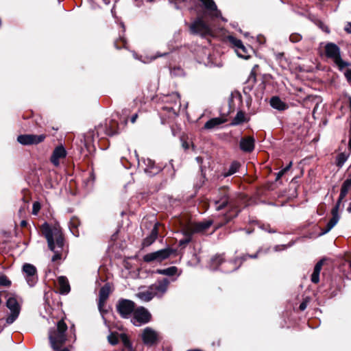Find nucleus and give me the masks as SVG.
<instances>
[{"mask_svg": "<svg viewBox=\"0 0 351 351\" xmlns=\"http://www.w3.org/2000/svg\"><path fill=\"white\" fill-rule=\"evenodd\" d=\"M41 230L47 241L49 250L54 253L51 261L60 260L64 247V238L60 229L57 227L51 228L45 222L42 225Z\"/></svg>", "mask_w": 351, "mask_h": 351, "instance_id": "f257e3e1", "label": "nucleus"}, {"mask_svg": "<svg viewBox=\"0 0 351 351\" xmlns=\"http://www.w3.org/2000/svg\"><path fill=\"white\" fill-rule=\"evenodd\" d=\"M67 326L63 320L58 322L56 326L49 330V340L51 347L54 350L62 348L67 341Z\"/></svg>", "mask_w": 351, "mask_h": 351, "instance_id": "f03ea898", "label": "nucleus"}, {"mask_svg": "<svg viewBox=\"0 0 351 351\" xmlns=\"http://www.w3.org/2000/svg\"><path fill=\"white\" fill-rule=\"evenodd\" d=\"M325 54L328 58L333 60L341 71L350 65L349 62L342 60L340 48L333 43H328L325 45Z\"/></svg>", "mask_w": 351, "mask_h": 351, "instance_id": "7ed1b4c3", "label": "nucleus"}, {"mask_svg": "<svg viewBox=\"0 0 351 351\" xmlns=\"http://www.w3.org/2000/svg\"><path fill=\"white\" fill-rule=\"evenodd\" d=\"M175 250L171 247H166L154 252L148 253L143 256V261L146 263L158 262L168 258Z\"/></svg>", "mask_w": 351, "mask_h": 351, "instance_id": "20e7f679", "label": "nucleus"}, {"mask_svg": "<svg viewBox=\"0 0 351 351\" xmlns=\"http://www.w3.org/2000/svg\"><path fill=\"white\" fill-rule=\"evenodd\" d=\"M138 167L142 169L149 176H154L161 170L160 167L156 165L155 162L149 158L138 159Z\"/></svg>", "mask_w": 351, "mask_h": 351, "instance_id": "39448f33", "label": "nucleus"}, {"mask_svg": "<svg viewBox=\"0 0 351 351\" xmlns=\"http://www.w3.org/2000/svg\"><path fill=\"white\" fill-rule=\"evenodd\" d=\"M6 306L10 311V314L6 318V323L11 324L18 318L21 306L15 298L10 297L6 301Z\"/></svg>", "mask_w": 351, "mask_h": 351, "instance_id": "423d86ee", "label": "nucleus"}, {"mask_svg": "<svg viewBox=\"0 0 351 351\" xmlns=\"http://www.w3.org/2000/svg\"><path fill=\"white\" fill-rule=\"evenodd\" d=\"M117 312L123 318H128L135 311L134 302L127 299H121L117 304Z\"/></svg>", "mask_w": 351, "mask_h": 351, "instance_id": "0eeeda50", "label": "nucleus"}, {"mask_svg": "<svg viewBox=\"0 0 351 351\" xmlns=\"http://www.w3.org/2000/svg\"><path fill=\"white\" fill-rule=\"evenodd\" d=\"M192 34H199L201 36L209 35L211 32L210 28L202 19H196L189 26Z\"/></svg>", "mask_w": 351, "mask_h": 351, "instance_id": "6e6552de", "label": "nucleus"}, {"mask_svg": "<svg viewBox=\"0 0 351 351\" xmlns=\"http://www.w3.org/2000/svg\"><path fill=\"white\" fill-rule=\"evenodd\" d=\"M211 203L217 211L222 210L227 207L230 204L228 189L226 188L220 189L218 196Z\"/></svg>", "mask_w": 351, "mask_h": 351, "instance_id": "1a4fd4ad", "label": "nucleus"}, {"mask_svg": "<svg viewBox=\"0 0 351 351\" xmlns=\"http://www.w3.org/2000/svg\"><path fill=\"white\" fill-rule=\"evenodd\" d=\"M152 315L144 307L140 306L135 309L133 313L132 322L136 326L149 322Z\"/></svg>", "mask_w": 351, "mask_h": 351, "instance_id": "9d476101", "label": "nucleus"}, {"mask_svg": "<svg viewBox=\"0 0 351 351\" xmlns=\"http://www.w3.org/2000/svg\"><path fill=\"white\" fill-rule=\"evenodd\" d=\"M22 270L27 284L30 287L34 286L38 279L36 267L30 263H25L23 265Z\"/></svg>", "mask_w": 351, "mask_h": 351, "instance_id": "9b49d317", "label": "nucleus"}, {"mask_svg": "<svg viewBox=\"0 0 351 351\" xmlns=\"http://www.w3.org/2000/svg\"><path fill=\"white\" fill-rule=\"evenodd\" d=\"M46 138L45 134H21L17 137V141L23 145H37Z\"/></svg>", "mask_w": 351, "mask_h": 351, "instance_id": "f8f14e48", "label": "nucleus"}, {"mask_svg": "<svg viewBox=\"0 0 351 351\" xmlns=\"http://www.w3.org/2000/svg\"><path fill=\"white\" fill-rule=\"evenodd\" d=\"M213 220H205L199 222H194L189 224L186 228L192 234H201L206 232L213 224Z\"/></svg>", "mask_w": 351, "mask_h": 351, "instance_id": "ddd939ff", "label": "nucleus"}, {"mask_svg": "<svg viewBox=\"0 0 351 351\" xmlns=\"http://www.w3.org/2000/svg\"><path fill=\"white\" fill-rule=\"evenodd\" d=\"M142 340L146 346H152L158 340V333L150 327H146L141 334Z\"/></svg>", "mask_w": 351, "mask_h": 351, "instance_id": "4468645a", "label": "nucleus"}, {"mask_svg": "<svg viewBox=\"0 0 351 351\" xmlns=\"http://www.w3.org/2000/svg\"><path fill=\"white\" fill-rule=\"evenodd\" d=\"M169 280L167 278H163L158 280L155 284L150 286V288L156 297H162L167 291Z\"/></svg>", "mask_w": 351, "mask_h": 351, "instance_id": "2eb2a0df", "label": "nucleus"}, {"mask_svg": "<svg viewBox=\"0 0 351 351\" xmlns=\"http://www.w3.org/2000/svg\"><path fill=\"white\" fill-rule=\"evenodd\" d=\"M255 138L253 136H248L242 137L239 142V147L246 153H251L254 149Z\"/></svg>", "mask_w": 351, "mask_h": 351, "instance_id": "dca6fc26", "label": "nucleus"}, {"mask_svg": "<svg viewBox=\"0 0 351 351\" xmlns=\"http://www.w3.org/2000/svg\"><path fill=\"white\" fill-rule=\"evenodd\" d=\"M204 8L208 12L209 15L212 17L221 18L220 10L217 9V5L213 0H201Z\"/></svg>", "mask_w": 351, "mask_h": 351, "instance_id": "f3484780", "label": "nucleus"}, {"mask_svg": "<svg viewBox=\"0 0 351 351\" xmlns=\"http://www.w3.org/2000/svg\"><path fill=\"white\" fill-rule=\"evenodd\" d=\"M66 156V152L63 146H58L56 147L51 156V162L54 166L58 167L60 165L59 160L64 158Z\"/></svg>", "mask_w": 351, "mask_h": 351, "instance_id": "a211bd4d", "label": "nucleus"}, {"mask_svg": "<svg viewBox=\"0 0 351 351\" xmlns=\"http://www.w3.org/2000/svg\"><path fill=\"white\" fill-rule=\"evenodd\" d=\"M110 292V287L108 284H106L99 290L98 308L100 312H102L103 306L106 300L108 299Z\"/></svg>", "mask_w": 351, "mask_h": 351, "instance_id": "6ab92c4d", "label": "nucleus"}, {"mask_svg": "<svg viewBox=\"0 0 351 351\" xmlns=\"http://www.w3.org/2000/svg\"><path fill=\"white\" fill-rule=\"evenodd\" d=\"M228 40L232 45H234V47H237V50H241L243 53H239V51H237L238 55L241 58L247 59V56H246L245 55V53H246V52H247L246 49H245V47L243 45L242 41L239 39L236 38L234 36H232L228 37Z\"/></svg>", "mask_w": 351, "mask_h": 351, "instance_id": "aec40b11", "label": "nucleus"}, {"mask_svg": "<svg viewBox=\"0 0 351 351\" xmlns=\"http://www.w3.org/2000/svg\"><path fill=\"white\" fill-rule=\"evenodd\" d=\"M158 223H155L154 228H152L150 234L146 238L144 239L143 245L145 247H147L151 245L157 239L158 234Z\"/></svg>", "mask_w": 351, "mask_h": 351, "instance_id": "412c9836", "label": "nucleus"}, {"mask_svg": "<svg viewBox=\"0 0 351 351\" xmlns=\"http://www.w3.org/2000/svg\"><path fill=\"white\" fill-rule=\"evenodd\" d=\"M58 283L60 287V292L61 294H67L70 291V285L65 276L58 277Z\"/></svg>", "mask_w": 351, "mask_h": 351, "instance_id": "4be33fe9", "label": "nucleus"}, {"mask_svg": "<svg viewBox=\"0 0 351 351\" xmlns=\"http://www.w3.org/2000/svg\"><path fill=\"white\" fill-rule=\"evenodd\" d=\"M324 264L323 260L318 261L315 265L313 272L311 275V280L312 282L317 284L319 281V274Z\"/></svg>", "mask_w": 351, "mask_h": 351, "instance_id": "5701e85b", "label": "nucleus"}, {"mask_svg": "<svg viewBox=\"0 0 351 351\" xmlns=\"http://www.w3.org/2000/svg\"><path fill=\"white\" fill-rule=\"evenodd\" d=\"M270 105L273 108L278 110H285L287 108V105L278 97L271 98Z\"/></svg>", "mask_w": 351, "mask_h": 351, "instance_id": "b1692460", "label": "nucleus"}, {"mask_svg": "<svg viewBox=\"0 0 351 351\" xmlns=\"http://www.w3.org/2000/svg\"><path fill=\"white\" fill-rule=\"evenodd\" d=\"M351 187V178L346 179L341 185V192L339 197V202H342L347 195Z\"/></svg>", "mask_w": 351, "mask_h": 351, "instance_id": "393cba45", "label": "nucleus"}, {"mask_svg": "<svg viewBox=\"0 0 351 351\" xmlns=\"http://www.w3.org/2000/svg\"><path fill=\"white\" fill-rule=\"evenodd\" d=\"M225 122V120L221 117H215L209 119L208 121L206 122L204 124V129L206 130H211L213 129L218 125L223 123Z\"/></svg>", "mask_w": 351, "mask_h": 351, "instance_id": "a878e982", "label": "nucleus"}, {"mask_svg": "<svg viewBox=\"0 0 351 351\" xmlns=\"http://www.w3.org/2000/svg\"><path fill=\"white\" fill-rule=\"evenodd\" d=\"M137 298H138L140 300L144 302H149L150 301L154 296V293H153L150 287L145 290L143 291H140L138 293H136Z\"/></svg>", "mask_w": 351, "mask_h": 351, "instance_id": "bb28decb", "label": "nucleus"}, {"mask_svg": "<svg viewBox=\"0 0 351 351\" xmlns=\"http://www.w3.org/2000/svg\"><path fill=\"white\" fill-rule=\"evenodd\" d=\"M177 272L178 268L175 266H171L166 269H159L156 271V274L168 276H173L176 275Z\"/></svg>", "mask_w": 351, "mask_h": 351, "instance_id": "cd10ccee", "label": "nucleus"}, {"mask_svg": "<svg viewBox=\"0 0 351 351\" xmlns=\"http://www.w3.org/2000/svg\"><path fill=\"white\" fill-rule=\"evenodd\" d=\"M339 215L332 216L330 221L326 224V229L322 232L321 235L325 234L328 232L339 221Z\"/></svg>", "mask_w": 351, "mask_h": 351, "instance_id": "c85d7f7f", "label": "nucleus"}, {"mask_svg": "<svg viewBox=\"0 0 351 351\" xmlns=\"http://www.w3.org/2000/svg\"><path fill=\"white\" fill-rule=\"evenodd\" d=\"M183 234L184 236V238L180 239L179 241V245L180 246L186 245L192 240L193 234L189 232V230H187L186 227L183 230Z\"/></svg>", "mask_w": 351, "mask_h": 351, "instance_id": "c756f323", "label": "nucleus"}, {"mask_svg": "<svg viewBox=\"0 0 351 351\" xmlns=\"http://www.w3.org/2000/svg\"><path fill=\"white\" fill-rule=\"evenodd\" d=\"M223 262V258L221 255L215 256L211 259L210 267L213 270L217 269L218 266L220 265Z\"/></svg>", "mask_w": 351, "mask_h": 351, "instance_id": "7c9ffc66", "label": "nucleus"}, {"mask_svg": "<svg viewBox=\"0 0 351 351\" xmlns=\"http://www.w3.org/2000/svg\"><path fill=\"white\" fill-rule=\"evenodd\" d=\"M348 154L342 152L337 155L336 158V164L337 166L339 167H342L344 163L346 162V160L348 158Z\"/></svg>", "mask_w": 351, "mask_h": 351, "instance_id": "2f4dec72", "label": "nucleus"}, {"mask_svg": "<svg viewBox=\"0 0 351 351\" xmlns=\"http://www.w3.org/2000/svg\"><path fill=\"white\" fill-rule=\"evenodd\" d=\"M119 338L123 342L124 346L127 348H128L129 351H131L133 350L132 343L130 342L128 337L127 335L124 333H121L119 335Z\"/></svg>", "mask_w": 351, "mask_h": 351, "instance_id": "473e14b6", "label": "nucleus"}, {"mask_svg": "<svg viewBox=\"0 0 351 351\" xmlns=\"http://www.w3.org/2000/svg\"><path fill=\"white\" fill-rule=\"evenodd\" d=\"M239 168V164L237 162H233L230 166L229 169L226 173H224V177L230 176L238 171Z\"/></svg>", "mask_w": 351, "mask_h": 351, "instance_id": "72a5a7b5", "label": "nucleus"}, {"mask_svg": "<svg viewBox=\"0 0 351 351\" xmlns=\"http://www.w3.org/2000/svg\"><path fill=\"white\" fill-rule=\"evenodd\" d=\"M117 122L112 121L110 123L108 128L106 129V134L110 136L114 135V134H117L119 132H118V130L117 129Z\"/></svg>", "mask_w": 351, "mask_h": 351, "instance_id": "f704fd0d", "label": "nucleus"}, {"mask_svg": "<svg viewBox=\"0 0 351 351\" xmlns=\"http://www.w3.org/2000/svg\"><path fill=\"white\" fill-rule=\"evenodd\" d=\"M169 100L172 101L174 103L175 106H180V95L178 93H173L167 97V101Z\"/></svg>", "mask_w": 351, "mask_h": 351, "instance_id": "c9c22d12", "label": "nucleus"}, {"mask_svg": "<svg viewBox=\"0 0 351 351\" xmlns=\"http://www.w3.org/2000/svg\"><path fill=\"white\" fill-rule=\"evenodd\" d=\"M119 335L114 332H110L108 336V341L111 345H117L119 342Z\"/></svg>", "mask_w": 351, "mask_h": 351, "instance_id": "e433bc0d", "label": "nucleus"}, {"mask_svg": "<svg viewBox=\"0 0 351 351\" xmlns=\"http://www.w3.org/2000/svg\"><path fill=\"white\" fill-rule=\"evenodd\" d=\"M244 121V114L242 112H238L232 120V125H238Z\"/></svg>", "mask_w": 351, "mask_h": 351, "instance_id": "4c0bfd02", "label": "nucleus"}, {"mask_svg": "<svg viewBox=\"0 0 351 351\" xmlns=\"http://www.w3.org/2000/svg\"><path fill=\"white\" fill-rule=\"evenodd\" d=\"M261 251V250L260 249L254 254H252V255H249V254L243 255L241 258L235 259V263L239 261H240V265H241L242 263V262L244 261H246L247 258H256L258 257V254L260 253Z\"/></svg>", "mask_w": 351, "mask_h": 351, "instance_id": "58836bf2", "label": "nucleus"}, {"mask_svg": "<svg viewBox=\"0 0 351 351\" xmlns=\"http://www.w3.org/2000/svg\"><path fill=\"white\" fill-rule=\"evenodd\" d=\"M11 285L10 280L5 275L0 276V285L4 287H8Z\"/></svg>", "mask_w": 351, "mask_h": 351, "instance_id": "ea45409f", "label": "nucleus"}, {"mask_svg": "<svg viewBox=\"0 0 351 351\" xmlns=\"http://www.w3.org/2000/svg\"><path fill=\"white\" fill-rule=\"evenodd\" d=\"M302 39V36L299 34H292L289 36V40L292 43H298Z\"/></svg>", "mask_w": 351, "mask_h": 351, "instance_id": "a19ab883", "label": "nucleus"}, {"mask_svg": "<svg viewBox=\"0 0 351 351\" xmlns=\"http://www.w3.org/2000/svg\"><path fill=\"white\" fill-rule=\"evenodd\" d=\"M40 209V204L38 202H35L32 206V214L36 215Z\"/></svg>", "mask_w": 351, "mask_h": 351, "instance_id": "79ce46f5", "label": "nucleus"}, {"mask_svg": "<svg viewBox=\"0 0 351 351\" xmlns=\"http://www.w3.org/2000/svg\"><path fill=\"white\" fill-rule=\"evenodd\" d=\"M341 203V202H339V199H338L336 205L332 209L331 213H332V216L339 215L338 212H339V209Z\"/></svg>", "mask_w": 351, "mask_h": 351, "instance_id": "37998d69", "label": "nucleus"}, {"mask_svg": "<svg viewBox=\"0 0 351 351\" xmlns=\"http://www.w3.org/2000/svg\"><path fill=\"white\" fill-rule=\"evenodd\" d=\"M344 75L348 82L351 83V69L346 70Z\"/></svg>", "mask_w": 351, "mask_h": 351, "instance_id": "c03bdc74", "label": "nucleus"}, {"mask_svg": "<svg viewBox=\"0 0 351 351\" xmlns=\"http://www.w3.org/2000/svg\"><path fill=\"white\" fill-rule=\"evenodd\" d=\"M77 223H78V221H77V219L76 218H73L71 221V226L70 228H77ZM72 230V229H71ZM73 232V230H71Z\"/></svg>", "mask_w": 351, "mask_h": 351, "instance_id": "a18cd8bd", "label": "nucleus"}, {"mask_svg": "<svg viewBox=\"0 0 351 351\" xmlns=\"http://www.w3.org/2000/svg\"><path fill=\"white\" fill-rule=\"evenodd\" d=\"M319 26L324 32H325L326 33L330 32L329 28L326 25H325L323 23L320 22Z\"/></svg>", "mask_w": 351, "mask_h": 351, "instance_id": "49530a36", "label": "nucleus"}, {"mask_svg": "<svg viewBox=\"0 0 351 351\" xmlns=\"http://www.w3.org/2000/svg\"><path fill=\"white\" fill-rule=\"evenodd\" d=\"M344 29L348 34H351V22L347 23V24L346 25V26L344 27Z\"/></svg>", "mask_w": 351, "mask_h": 351, "instance_id": "de8ad7c7", "label": "nucleus"}, {"mask_svg": "<svg viewBox=\"0 0 351 351\" xmlns=\"http://www.w3.org/2000/svg\"><path fill=\"white\" fill-rule=\"evenodd\" d=\"M285 173V171H283L282 169H281L277 174H276V180L280 179V178Z\"/></svg>", "mask_w": 351, "mask_h": 351, "instance_id": "09e8293b", "label": "nucleus"}, {"mask_svg": "<svg viewBox=\"0 0 351 351\" xmlns=\"http://www.w3.org/2000/svg\"><path fill=\"white\" fill-rule=\"evenodd\" d=\"M138 118V114L137 113H135L134 114H133L130 119V121L132 123H134L136 121V119Z\"/></svg>", "mask_w": 351, "mask_h": 351, "instance_id": "8fccbe9b", "label": "nucleus"}, {"mask_svg": "<svg viewBox=\"0 0 351 351\" xmlns=\"http://www.w3.org/2000/svg\"><path fill=\"white\" fill-rule=\"evenodd\" d=\"M292 166V162H290L288 165H287L285 168L282 169L283 171L285 173L290 169Z\"/></svg>", "mask_w": 351, "mask_h": 351, "instance_id": "3c124183", "label": "nucleus"}, {"mask_svg": "<svg viewBox=\"0 0 351 351\" xmlns=\"http://www.w3.org/2000/svg\"><path fill=\"white\" fill-rule=\"evenodd\" d=\"M300 309L301 311H304L306 309V304L305 302H302L300 304Z\"/></svg>", "mask_w": 351, "mask_h": 351, "instance_id": "603ef678", "label": "nucleus"}, {"mask_svg": "<svg viewBox=\"0 0 351 351\" xmlns=\"http://www.w3.org/2000/svg\"><path fill=\"white\" fill-rule=\"evenodd\" d=\"M285 245H281V246H280V245H276V246H275V247H274V250H275V251H278V250H283V249H285Z\"/></svg>", "mask_w": 351, "mask_h": 351, "instance_id": "864d4df0", "label": "nucleus"}, {"mask_svg": "<svg viewBox=\"0 0 351 351\" xmlns=\"http://www.w3.org/2000/svg\"><path fill=\"white\" fill-rule=\"evenodd\" d=\"M167 53H158L154 58V59L156 58H158V57H162V56H164L165 55H167Z\"/></svg>", "mask_w": 351, "mask_h": 351, "instance_id": "5fc2aeb1", "label": "nucleus"}, {"mask_svg": "<svg viewBox=\"0 0 351 351\" xmlns=\"http://www.w3.org/2000/svg\"><path fill=\"white\" fill-rule=\"evenodd\" d=\"M27 224V222L25 220H23L21 221V226L25 227Z\"/></svg>", "mask_w": 351, "mask_h": 351, "instance_id": "6e6d98bb", "label": "nucleus"}, {"mask_svg": "<svg viewBox=\"0 0 351 351\" xmlns=\"http://www.w3.org/2000/svg\"><path fill=\"white\" fill-rule=\"evenodd\" d=\"M196 160H197V162L198 163H202V162L203 159H202V157L198 156V157H197V158H196Z\"/></svg>", "mask_w": 351, "mask_h": 351, "instance_id": "4d7b16f0", "label": "nucleus"}, {"mask_svg": "<svg viewBox=\"0 0 351 351\" xmlns=\"http://www.w3.org/2000/svg\"><path fill=\"white\" fill-rule=\"evenodd\" d=\"M58 350L60 351H69V350L67 348H60Z\"/></svg>", "mask_w": 351, "mask_h": 351, "instance_id": "13d9d810", "label": "nucleus"}, {"mask_svg": "<svg viewBox=\"0 0 351 351\" xmlns=\"http://www.w3.org/2000/svg\"><path fill=\"white\" fill-rule=\"evenodd\" d=\"M348 212L351 213V202L349 204V206L347 208Z\"/></svg>", "mask_w": 351, "mask_h": 351, "instance_id": "bf43d9fd", "label": "nucleus"}, {"mask_svg": "<svg viewBox=\"0 0 351 351\" xmlns=\"http://www.w3.org/2000/svg\"><path fill=\"white\" fill-rule=\"evenodd\" d=\"M183 146L184 147L185 149H188V145L184 144Z\"/></svg>", "mask_w": 351, "mask_h": 351, "instance_id": "052dcab7", "label": "nucleus"}, {"mask_svg": "<svg viewBox=\"0 0 351 351\" xmlns=\"http://www.w3.org/2000/svg\"><path fill=\"white\" fill-rule=\"evenodd\" d=\"M244 35L245 37H247L248 36V33H245Z\"/></svg>", "mask_w": 351, "mask_h": 351, "instance_id": "680f3d73", "label": "nucleus"}, {"mask_svg": "<svg viewBox=\"0 0 351 351\" xmlns=\"http://www.w3.org/2000/svg\"><path fill=\"white\" fill-rule=\"evenodd\" d=\"M238 267H234L232 270H236Z\"/></svg>", "mask_w": 351, "mask_h": 351, "instance_id": "e2e57ef3", "label": "nucleus"}, {"mask_svg": "<svg viewBox=\"0 0 351 351\" xmlns=\"http://www.w3.org/2000/svg\"><path fill=\"white\" fill-rule=\"evenodd\" d=\"M105 1L106 3H107L106 1V0H104Z\"/></svg>", "mask_w": 351, "mask_h": 351, "instance_id": "0e129e2a", "label": "nucleus"}]
</instances>
